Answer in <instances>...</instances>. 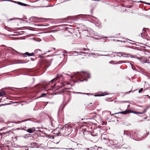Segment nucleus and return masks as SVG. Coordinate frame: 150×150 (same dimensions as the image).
Wrapping results in <instances>:
<instances>
[{
  "label": "nucleus",
  "mask_w": 150,
  "mask_h": 150,
  "mask_svg": "<svg viewBox=\"0 0 150 150\" xmlns=\"http://www.w3.org/2000/svg\"><path fill=\"white\" fill-rule=\"evenodd\" d=\"M81 72L83 73V74H79L78 76L83 78L87 77L88 78H90V75L88 72H84L83 71H81Z\"/></svg>",
  "instance_id": "nucleus-1"
},
{
  "label": "nucleus",
  "mask_w": 150,
  "mask_h": 150,
  "mask_svg": "<svg viewBox=\"0 0 150 150\" xmlns=\"http://www.w3.org/2000/svg\"><path fill=\"white\" fill-rule=\"evenodd\" d=\"M34 53L36 54H38V55H40L41 54H46V53L42 54L41 51L39 49L35 50L34 51Z\"/></svg>",
  "instance_id": "nucleus-2"
},
{
  "label": "nucleus",
  "mask_w": 150,
  "mask_h": 150,
  "mask_svg": "<svg viewBox=\"0 0 150 150\" xmlns=\"http://www.w3.org/2000/svg\"><path fill=\"white\" fill-rule=\"evenodd\" d=\"M35 128L33 127V128H31L28 129L27 130V131L29 133H32L34 132L35 131Z\"/></svg>",
  "instance_id": "nucleus-3"
},
{
  "label": "nucleus",
  "mask_w": 150,
  "mask_h": 150,
  "mask_svg": "<svg viewBox=\"0 0 150 150\" xmlns=\"http://www.w3.org/2000/svg\"><path fill=\"white\" fill-rule=\"evenodd\" d=\"M23 54L26 55L29 57L32 56L34 55V53L33 52L31 53H30L28 52H26L25 53Z\"/></svg>",
  "instance_id": "nucleus-4"
},
{
  "label": "nucleus",
  "mask_w": 150,
  "mask_h": 150,
  "mask_svg": "<svg viewBox=\"0 0 150 150\" xmlns=\"http://www.w3.org/2000/svg\"><path fill=\"white\" fill-rule=\"evenodd\" d=\"M128 113V112L127 111H125L122 112H120L117 113H116L115 114H116L118 113H121L123 114H126Z\"/></svg>",
  "instance_id": "nucleus-5"
},
{
  "label": "nucleus",
  "mask_w": 150,
  "mask_h": 150,
  "mask_svg": "<svg viewBox=\"0 0 150 150\" xmlns=\"http://www.w3.org/2000/svg\"><path fill=\"white\" fill-rule=\"evenodd\" d=\"M121 56L122 57H129V54H122L121 55Z\"/></svg>",
  "instance_id": "nucleus-6"
},
{
  "label": "nucleus",
  "mask_w": 150,
  "mask_h": 150,
  "mask_svg": "<svg viewBox=\"0 0 150 150\" xmlns=\"http://www.w3.org/2000/svg\"><path fill=\"white\" fill-rule=\"evenodd\" d=\"M17 3H18V4L19 5H21V6H27V4H24V3H22L21 2H17Z\"/></svg>",
  "instance_id": "nucleus-7"
},
{
  "label": "nucleus",
  "mask_w": 150,
  "mask_h": 150,
  "mask_svg": "<svg viewBox=\"0 0 150 150\" xmlns=\"http://www.w3.org/2000/svg\"><path fill=\"white\" fill-rule=\"evenodd\" d=\"M6 94L5 92L4 91H1L0 92V97L3 96L5 95Z\"/></svg>",
  "instance_id": "nucleus-8"
},
{
  "label": "nucleus",
  "mask_w": 150,
  "mask_h": 150,
  "mask_svg": "<svg viewBox=\"0 0 150 150\" xmlns=\"http://www.w3.org/2000/svg\"><path fill=\"white\" fill-rule=\"evenodd\" d=\"M75 53H76L77 54H78V53H82V54H86L87 53H88V52H75Z\"/></svg>",
  "instance_id": "nucleus-9"
},
{
  "label": "nucleus",
  "mask_w": 150,
  "mask_h": 150,
  "mask_svg": "<svg viewBox=\"0 0 150 150\" xmlns=\"http://www.w3.org/2000/svg\"><path fill=\"white\" fill-rule=\"evenodd\" d=\"M46 94L45 93H42L41 95L40 96V97H43L44 96H46Z\"/></svg>",
  "instance_id": "nucleus-10"
},
{
  "label": "nucleus",
  "mask_w": 150,
  "mask_h": 150,
  "mask_svg": "<svg viewBox=\"0 0 150 150\" xmlns=\"http://www.w3.org/2000/svg\"><path fill=\"white\" fill-rule=\"evenodd\" d=\"M57 80V79L55 78L53 79H52V80L50 82H52V81H56V80Z\"/></svg>",
  "instance_id": "nucleus-11"
},
{
  "label": "nucleus",
  "mask_w": 150,
  "mask_h": 150,
  "mask_svg": "<svg viewBox=\"0 0 150 150\" xmlns=\"http://www.w3.org/2000/svg\"><path fill=\"white\" fill-rule=\"evenodd\" d=\"M10 132V131H7V132H3V133L4 134H7L8 133H9Z\"/></svg>",
  "instance_id": "nucleus-12"
},
{
  "label": "nucleus",
  "mask_w": 150,
  "mask_h": 150,
  "mask_svg": "<svg viewBox=\"0 0 150 150\" xmlns=\"http://www.w3.org/2000/svg\"><path fill=\"white\" fill-rule=\"evenodd\" d=\"M143 90V88H141L139 91V93H140Z\"/></svg>",
  "instance_id": "nucleus-13"
},
{
  "label": "nucleus",
  "mask_w": 150,
  "mask_h": 150,
  "mask_svg": "<svg viewBox=\"0 0 150 150\" xmlns=\"http://www.w3.org/2000/svg\"><path fill=\"white\" fill-rule=\"evenodd\" d=\"M138 3H144L145 4H146V2L142 1H140L138 2Z\"/></svg>",
  "instance_id": "nucleus-14"
},
{
  "label": "nucleus",
  "mask_w": 150,
  "mask_h": 150,
  "mask_svg": "<svg viewBox=\"0 0 150 150\" xmlns=\"http://www.w3.org/2000/svg\"><path fill=\"white\" fill-rule=\"evenodd\" d=\"M8 104H1L0 105V107L2 106H4V105H7Z\"/></svg>",
  "instance_id": "nucleus-15"
},
{
  "label": "nucleus",
  "mask_w": 150,
  "mask_h": 150,
  "mask_svg": "<svg viewBox=\"0 0 150 150\" xmlns=\"http://www.w3.org/2000/svg\"><path fill=\"white\" fill-rule=\"evenodd\" d=\"M75 93H79V94H86V93H81V92H76Z\"/></svg>",
  "instance_id": "nucleus-16"
},
{
  "label": "nucleus",
  "mask_w": 150,
  "mask_h": 150,
  "mask_svg": "<svg viewBox=\"0 0 150 150\" xmlns=\"http://www.w3.org/2000/svg\"><path fill=\"white\" fill-rule=\"evenodd\" d=\"M104 95H105L101 94V95H97V96H104Z\"/></svg>",
  "instance_id": "nucleus-17"
},
{
  "label": "nucleus",
  "mask_w": 150,
  "mask_h": 150,
  "mask_svg": "<svg viewBox=\"0 0 150 150\" xmlns=\"http://www.w3.org/2000/svg\"><path fill=\"white\" fill-rule=\"evenodd\" d=\"M148 4V5H149L150 6V3H146V4Z\"/></svg>",
  "instance_id": "nucleus-18"
},
{
  "label": "nucleus",
  "mask_w": 150,
  "mask_h": 150,
  "mask_svg": "<svg viewBox=\"0 0 150 150\" xmlns=\"http://www.w3.org/2000/svg\"><path fill=\"white\" fill-rule=\"evenodd\" d=\"M11 2H13V3H15L16 2V1H11Z\"/></svg>",
  "instance_id": "nucleus-19"
},
{
  "label": "nucleus",
  "mask_w": 150,
  "mask_h": 150,
  "mask_svg": "<svg viewBox=\"0 0 150 150\" xmlns=\"http://www.w3.org/2000/svg\"><path fill=\"white\" fill-rule=\"evenodd\" d=\"M3 1H9V0H3Z\"/></svg>",
  "instance_id": "nucleus-20"
},
{
  "label": "nucleus",
  "mask_w": 150,
  "mask_h": 150,
  "mask_svg": "<svg viewBox=\"0 0 150 150\" xmlns=\"http://www.w3.org/2000/svg\"><path fill=\"white\" fill-rule=\"evenodd\" d=\"M64 149H67V148H65ZM72 149V148H71V149Z\"/></svg>",
  "instance_id": "nucleus-21"
},
{
  "label": "nucleus",
  "mask_w": 150,
  "mask_h": 150,
  "mask_svg": "<svg viewBox=\"0 0 150 150\" xmlns=\"http://www.w3.org/2000/svg\"><path fill=\"white\" fill-rule=\"evenodd\" d=\"M124 135H125V132H124Z\"/></svg>",
  "instance_id": "nucleus-22"
},
{
  "label": "nucleus",
  "mask_w": 150,
  "mask_h": 150,
  "mask_svg": "<svg viewBox=\"0 0 150 150\" xmlns=\"http://www.w3.org/2000/svg\"><path fill=\"white\" fill-rule=\"evenodd\" d=\"M11 0H9V1H8L11 2Z\"/></svg>",
  "instance_id": "nucleus-23"
},
{
  "label": "nucleus",
  "mask_w": 150,
  "mask_h": 150,
  "mask_svg": "<svg viewBox=\"0 0 150 150\" xmlns=\"http://www.w3.org/2000/svg\"><path fill=\"white\" fill-rule=\"evenodd\" d=\"M47 52H50V51H47Z\"/></svg>",
  "instance_id": "nucleus-24"
},
{
  "label": "nucleus",
  "mask_w": 150,
  "mask_h": 150,
  "mask_svg": "<svg viewBox=\"0 0 150 150\" xmlns=\"http://www.w3.org/2000/svg\"><path fill=\"white\" fill-rule=\"evenodd\" d=\"M66 125H64V127H65L66 126Z\"/></svg>",
  "instance_id": "nucleus-25"
},
{
  "label": "nucleus",
  "mask_w": 150,
  "mask_h": 150,
  "mask_svg": "<svg viewBox=\"0 0 150 150\" xmlns=\"http://www.w3.org/2000/svg\"><path fill=\"white\" fill-rule=\"evenodd\" d=\"M63 128H64V127H63L62 128V129H63Z\"/></svg>",
  "instance_id": "nucleus-26"
},
{
  "label": "nucleus",
  "mask_w": 150,
  "mask_h": 150,
  "mask_svg": "<svg viewBox=\"0 0 150 150\" xmlns=\"http://www.w3.org/2000/svg\"><path fill=\"white\" fill-rule=\"evenodd\" d=\"M85 80H83L82 81H84Z\"/></svg>",
  "instance_id": "nucleus-27"
},
{
  "label": "nucleus",
  "mask_w": 150,
  "mask_h": 150,
  "mask_svg": "<svg viewBox=\"0 0 150 150\" xmlns=\"http://www.w3.org/2000/svg\"><path fill=\"white\" fill-rule=\"evenodd\" d=\"M88 50V49H87V50Z\"/></svg>",
  "instance_id": "nucleus-28"
},
{
  "label": "nucleus",
  "mask_w": 150,
  "mask_h": 150,
  "mask_svg": "<svg viewBox=\"0 0 150 150\" xmlns=\"http://www.w3.org/2000/svg\"><path fill=\"white\" fill-rule=\"evenodd\" d=\"M83 50H85L84 49H83Z\"/></svg>",
  "instance_id": "nucleus-29"
},
{
  "label": "nucleus",
  "mask_w": 150,
  "mask_h": 150,
  "mask_svg": "<svg viewBox=\"0 0 150 150\" xmlns=\"http://www.w3.org/2000/svg\"><path fill=\"white\" fill-rule=\"evenodd\" d=\"M47 56V57H49V55H48Z\"/></svg>",
  "instance_id": "nucleus-30"
},
{
  "label": "nucleus",
  "mask_w": 150,
  "mask_h": 150,
  "mask_svg": "<svg viewBox=\"0 0 150 150\" xmlns=\"http://www.w3.org/2000/svg\"><path fill=\"white\" fill-rule=\"evenodd\" d=\"M100 39V38L99 39H98V38H97V39Z\"/></svg>",
  "instance_id": "nucleus-31"
},
{
  "label": "nucleus",
  "mask_w": 150,
  "mask_h": 150,
  "mask_svg": "<svg viewBox=\"0 0 150 150\" xmlns=\"http://www.w3.org/2000/svg\"><path fill=\"white\" fill-rule=\"evenodd\" d=\"M126 134V135H127V134Z\"/></svg>",
  "instance_id": "nucleus-32"
},
{
  "label": "nucleus",
  "mask_w": 150,
  "mask_h": 150,
  "mask_svg": "<svg viewBox=\"0 0 150 150\" xmlns=\"http://www.w3.org/2000/svg\"><path fill=\"white\" fill-rule=\"evenodd\" d=\"M105 56H107V55H104Z\"/></svg>",
  "instance_id": "nucleus-33"
},
{
  "label": "nucleus",
  "mask_w": 150,
  "mask_h": 150,
  "mask_svg": "<svg viewBox=\"0 0 150 150\" xmlns=\"http://www.w3.org/2000/svg\"><path fill=\"white\" fill-rule=\"evenodd\" d=\"M1 130V129H0V131Z\"/></svg>",
  "instance_id": "nucleus-34"
}]
</instances>
